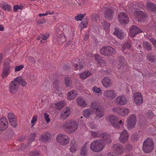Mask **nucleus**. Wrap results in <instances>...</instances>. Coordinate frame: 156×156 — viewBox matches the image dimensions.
<instances>
[{"mask_svg": "<svg viewBox=\"0 0 156 156\" xmlns=\"http://www.w3.org/2000/svg\"><path fill=\"white\" fill-rule=\"evenodd\" d=\"M9 122L10 125L12 127L16 128L17 126V124L16 123V118L14 120H12L9 121Z\"/></svg>", "mask_w": 156, "mask_h": 156, "instance_id": "de8ad7c7", "label": "nucleus"}, {"mask_svg": "<svg viewBox=\"0 0 156 156\" xmlns=\"http://www.w3.org/2000/svg\"><path fill=\"white\" fill-rule=\"evenodd\" d=\"M129 137V134L127 131L124 129L120 134L119 140L122 143H124L127 142Z\"/></svg>", "mask_w": 156, "mask_h": 156, "instance_id": "1a4fd4ad", "label": "nucleus"}, {"mask_svg": "<svg viewBox=\"0 0 156 156\" xmlns=\"http://www.w3.org/2000/svg\"><path fill=\"white\" fill-rule=\"evenodd\" d=\"M124 46L123 48H130L131 47L130 44L128 42L126 43Z\"/></svg>", "mask_w": 156, "mask_h": 156, "instance_id": "0e129e2a", "label": "nucleus"}, {"mask_svg": "<svg viewBox=\"0 0 156 156\" xmlns=\"http://www.w3.org/2000/svg\"><path fill=\"white\" fill-rule=\"evenodd\" d=\"M130 37H133L137 34L140 33H142L143 31L139 28L135 26H133L130 29Z\"/></svg>", "mask_w": 156, "mask_h": 156, "instance_id": "dca6fc26", "label": "nucleus"}, {"mask_svg": "<svg viewBox=\"0 0 156 156\" xmlns=\"http://www.w3.org/2000/svg\"><path fill=\"white\" fill-rule=\"evenodd\" d=\"M77 95V93L75 90H72L69 92L67 94L68 99L72 100Z\"/></svg>", "mask_w": 156, "mask_h": 156, "instance_id": "393cba45", "label": "nucleus"}, {"mask_svg": "<svg viewBox=\"0 0 156 156\" xmlns=\"http://www.w3.org/2000/svg\"><path fill=\"white\" fill-rule=\"evenodd\" d=\"M36 136V133H34L31 134L30 136L29 140H30V142L34 141Z\"/></svg>", "mask_w": 156, "mask_h": 156, "instance_id": "603ef678", "label": "nucleus"}, {"mask_svg": "<svg viewBox=\"0 0 156 156\" xmlns=\"http://www.w3.org/2000/svg\"><path fill=\"white\" fill-rule=\"evenodd\" d=\"M154 147V144L152 140L147 138L143 143L142 149L144 153H148L152 151Z\"/></svg>", "mask_w": 156, "mask_h": 156, "instance_id": "7ed1b4c3", "label": "nucleus"}, {"mask_svg": "<svg viewBox=\"0 0 156 156\" xmlns=\"http://www.w3.org/2000/svg\"><path fill=\"white\" fill-rule=\"evenodd\" d=\"M88 18L87 17H85L83 19V21L81 22V25H83V27H86L88 24Z\"/></svg>", "mask_w": 156, "mask_h": 156, "instance_id": "e433bc0d", "label": "nucleus"}, {"mask_svg": "<svg viewBox=\"0 0 156 156\" xmlns=\"http://www.w3.org/2000/svg\"><path fill=\"white\" fill-rule=\"evenodd\" d=\"M104 95L107 98L112 99L116 97L114 90H106L104 92Z\"/></svg>", "mask_w": 156, "mask_h": 156, "instance_id": "6ab92c4d", "label": "nucleus"}, {"mask_svg": "<svg viewBox=\"0 0 156 156\" xmlns=\"http://www.w3.org/2000/svg\"><path fill=\"white\" fill-rule=\"evenodd\" d=\"M146 115L148 118L149 119H151L154 116V114L152 112V111L151 110L148 111Z\"/></svg>", "mask_w": 156, "mask_h": 156, "instance_id": "a18cd8bd", "label": "nucleus"}, {"mask_svg": "<svg viewBox=\"0 0 156 156\" xmlns=\"http://www.w3.org/2000/svg\"><path fill=\"white\" fill-rule=\"evenodd\" d=\"M2 8L3 10L7 11H9L11 9V6L7 3H5Z\"/></svg>", "mask_w": 156, "mask_h": 156, "instance_id": "09e8293b", "label": "nucleus"}, {"mask_svg": "<svg viewBox=\"0 0 156 156\" xmlns=\"http://www.w3.org/2000/svg\"><path fill=\"white\" fill-rule=\"evenodd\" d=\"M102 139L94 140L90 144V149L95 152H99L104 148L106 144L110 143L112 141L109 135L107 133L101 134Z\"/></svg>", "mask_w": 156, "mask_h": 156, "instance_id": "f257e3e1", "label": "nucleus"}, {"mask_svg": "<svg viewBox=\"0 0 156 156\" xmlns=\"http://www.w3.org/2000/svg\"><path fill=\"white\" fill-rule=\"evenodd\" d=\"M115 31L114 32V34L119 39H121L123 37L122 36V32L120 29H116L115 28Z\"/></svg>", "mask_w": 156, "mask_h": 156, "instance_id": "cd10ccee", "label": "nucleus"}, {"mask_svg": "<svg viewBox=\"0 0 156 156\" xmlns=\"http://www.w3.org/2000/svg\"><path fill=\"white\" fill-rule=\"evenodd\" d=\"M10 62V60L8 59L5 61L4 64L3 71L2 74L3 77L7 76L9 73L10 68L9 65Z\"/></svg>", "mask_w": 156, "mask_h": 156, "instance_id": "6e6552de", "label": "nucleus"}, {"mask_svg": "<svg viewBox=\"0 0 156 156\" xmlns=\"http://www.w3.org/2000/svg\"><path fill=\"white\" fill-rule=\"evenodd\" d=\"M91 75V72L90 71H85L81 73L80 76L82 79H84Z\"/></svg>", "mask_w": 156, "mask_h": 156, "instance_id": "c756f323", "label": "nucleus"}, {"mask_svg": "<svg viewBox=\"0 0 156 156\" xmlns=\"http://www.w3.org/2000/svg\"><path fill=\"white\" fill-rule=\"evenodd\" d=\"M129 112V110L127 108H124L121 112L120 115L124 117L128 115Z\"/></svg>", "mask_w": 156, "mask_h": 156, "instance_id": "f704fd0d", "label": "nucleus"}, {"mask_svg": "<svg viewBox=\"0 0 156 156\" xmlns=\"http://www.w3.org/2000/svg\"><path fill=\"white\" fill-rule=\"evenodd\" d=\"M143 46L144 48L148 51H151L152 50V47L150 43L144 42H143Z\"/></svg>", "mask_w": 156, "mask_h": 156, "instance_id": "c85d7f7f", "label": "nucleus"}, {"mask_svg": "<svg viewBox=\"0 0 156 156\" xmlns=\"http://www.w3.org/2000/svg\"><path fill=\"white\" fill-rule=\"evenodd\" d=\"M8 118L9 121L14 120L16 118L14 115L12 113H9L8 114Z\"/></svg>", "mask_w": 156, "mask_h": 156, "instance_id": "49530a36", "label": "nucleus"}, {"mask_svg": "<svg viewBox=\"0 0 156 156\" xmlns=\"http://www.w3.org/2000/svg\"><path fill=\"white\" fill-rule=\"evenodd\" d=\"M29 156H42L41 154L38 151H33L30 152L28 154Z\"/></svg>", "mask_w": 156, "mask_h": 156, "instance_id": "4c0bfd02", "label": "nucleus"}, {"mask_svg": "<svg viewBox=\"0 0 156 156\" xmlns=\"http://www.w3.org/2000/svg\"><path fill=\"white\" fill-rule=\"evenodd\" d=\"M93 113L92 111L90 109H86L83 110V116L86 117H88L90 115Z\"/></svg>", "mask_w": 156, "mask_h": 156, "instance_id": "7c9ffc66", "label": "nucleus"}, {"mask_svg": "<svg viewBox=\"0 0 156 156\" xmlns=\"http://www.w3.org/2000/svg\"><path fill=\"white\" fill-rule=\"evenodd\" d=\"M128 10L129 12H131L134 9V5L133 4H129L127 6Z\"/></svg>", "mask_w": 156, "mask_h": 156, "instance_id": "13d9d810", "label": "nucleus"}, {"mask_svg": "<svg viewBox=\"0 0 156 156\" xmlns=\"http://www.w3.org/2000/svg\"><path fill=\"white\" fill-rule=\"evenodd\" d=\"M64 106V103L62 102H60L56 104V108L58 110H61Z\"/></svg>", "mask_w": 156, "mask_h": 156, "instance_id": "79ce46f5", "label": "nucleus"}, {"mask_svg": "<svg viewBox=\"0 0 156 156\" xmlns=\"http://www.w3.org/2000/svg\"><path fill=\"white\" fill-rule=\"evenodd\" d=\"M78 126V124L72 120H67L64 123L63 128L68 133H72L76 132Z\"/></svg>", "mask_w": 156, "mask_h": 156, "instance_id": "f03ea898", "label": "nucleus"}, {"mask_svg": "<svg viewBox=\"0 0 156 156\" xmlns=\"http://www.w3.org/2000/svg\"><path fill=\"white\" fill-rule=\"evenodd\" d=\"M150 40L151 42L153 44L154 46L156 47V40L154 38H152L150 39Z\"/></svg>", "mask_w": 156, "mask_h": 156, "instance_id": "69168bd1", "label": "nucleus"}, {"mask_svg": "<svg viewBox=\"0 0 156 156\" xmlns=\"http://www.w3.org/2000/svg\"><path fill=\"white\" fill-rule=\"evenodd\" d=\"M109 120L113 127L117 129L120 128V126L118 125L119 118L118 117L112 115L109 117Z\"/></svg>", "mask_w": 156, "mask_h": 156, "instance_id": "9b49d317", "label": "nucleus"}, {"mask_svg": "<svg viewBox=\"0 0 156 156\" xmlns=\"http://www.w3.org/2000/svg\"><path fill=\"white\" fill-rule=\"evenodd\" d=\"M121 108L119 106H116L113 108V111L115 113L118 114L120 115L122 111Z\"/></svg>", "mask_w": 156, "mask_h": 156, "instance_id": "72a5a7b5", "label": "nucleus"}, {"mask_svg": "<svg viewBox=\"0 0 156 156\" xmlns=\"http://www.w3.org/2000/svg\"><path fill=\"white\" fill-rule=\"evenodd\" d=\"M98 63L101 66H105L106 64V62L105 60L101 59L98 62Z\"/></svg>", "mask_w": 156, "mask_h": 156, "instance_id": "052dcab7", "label": "nucleus"}, {"mask_svg": "<svg viewBox=\"0 0 156 156\" xmlns=\"http://www.w3.org/2000/svg\"><path fill=\"white\" fill-rule=\"evenodd\" d=\"M91 133H92V136L93 137H99V136H101V135H100V134L99 133V132H94L93 131H91Z\"/></svg>", "mask_w": 156, "mask_h": 156, "instance_id": "3c124183", "label": "nucleus"}, {"mask_svg": "<svg viewBox=\"0 0 156 156\" xmlns=\"http://www.w3.org/2000/svg\"><path fill=\"white\" fill-rule=\"evenodd\" d=\"M24 67L23 65H20L18 66H16L15 67V71L17 72L20 71L21 69H22Z\"/></svg>", "mask_w": 156, "mask_h": 156, "instance_id": "864d4df0", "label": "nucleus"}, {"mask_svg": "<svg viewBox=\"0 0 156 156\" xmlns=\"http://www.w3.org/2000/svg\"><path fill=\"white\" fill-rule=\"evenodd\" d=\"M57 141L62 145H65L69 142V138L66 135L62 133L58 134L56 138Z\"/></svg>", "mask_w": 156, "mask_h": 156, "instance_id": "20e7f679", "label": "nucleus"}, {"mask_svg": "<svg viewBox=\"0 0 156 156\" xmlns=\"http://www.w3.org/2000/svg\"><path fill=\"white\" fill-rule=\"evenodd\" d=\"M73 66L75 68H76V69L80 70L83 69V66L80 62H78L77 63L74 64Z\"/></svg>", "mask_w": 156, "mask_h": 156, "instance_id": "58836bf2", "label": "nucleus"}, {"mask_svg": "<svg viewBox=\"0 0 156 156\" xmlns=\"http://www.w3.org/2000/svg\"><path fill=\"white\" fill-rule=\"evenodd\" d=\"M133 97L135 103L137 105H141L143 102L141 94L138 92L134 93Z\"/></svg>", "mask_w": 156, "mask_h": 156, "instance_id": "9d476101", "label": "nucleus"}, {"mask_svg": "<svg viewBox=\"0 0 156 156\" xmlns=\"http://www.w3.org/2000/svg\"><path fill=\"white\" fill-rule=\"evenodd\" d=\"M39 140L42 142H46L48 141V136L44 133L41 135L39 139Z\"/></svg>", "mask_w": 156, "mask_h": 156, "instance_id": "473e14b6", "label": "nucleus"}, {"mask_svg": "<svg viewBox=\"0 0 156 156\" xmlns=\"http://www.w3.org/2000/svg\"><path fill=\"white\" fill-rule=\"evenodd\" d=\"M65 81L66 87H70L71 86V82L69 78H66L65 79Z\"/></svg>", "mask_w": 156, "mask_h": 156, "instance_id": "37998d69", "label": "nucleus"}, {"mask_svg": "<svg viewBox=\"0 0 156 156\" xmlns=\"http://www.w3.org/2000/svg\"><path fill=\"white\" fill-rule=\"evenodd\" d=\"M136 118L135 115H130L126 121L128 129H131L135 127L136 124Z\"/></svg>", "mask_w": 156, "mask_h": 156, "instance_id": "39448f33", "label": "nucleus"}, {"mask_svg": "<svg viewBox=\"0 0 156 156\" xmlns=\"http://www.w3.org/2000/svg\"><path fill=\"white\" fill-rule=\"evenodd\" d=\"M44 119L47 122H49L50 119L49 118V115L46 113H45L44 114Z\"/></svg>", "mask_w": 156, "mask_h": 156, "instance_id": "bf43d9fd", "label": "nucleus"}, {"mask_svg": "<svg viewBox=\"0 0 156 156\" xmlns=\"http://www.w3.org/2000/svg\"><path fill=\"white\" fill-rule=\"evenodd\" d=\"M15 79L16 81L18 82L17 83L18 86L19 84H21L23 87L25 86L26 85L27 83L26 82L22 77L20 76L17 77Z\"/></svg>", "mask_w": 156, "mask_h": 156, "instance_id": "a878e982", "label": "nucleus"}, {"mask_svg": "<svg viewBox=\"0 0 156 156\" xmlns=\"http://www.w3.org/2000/svg\"><path fill=\"white\" fill-rule=\"evenodd\" d=\"M147 58L149 61L152 63H154L155 62L156 58L154 55L151 53L147 55Z\"/></svg>", "mask_w": 156, "mask_h": 156, "instance_id": "2f4dec72", "label": "nucleus"}, {"mask_svg": "<svg viewBox=\"0 0 156 156\" xmlns=\"http://www.w3.org/2000/svg\"><path fill=\"white\" fill-rule=\"evenodd\" d=\"M136 15L137 20L139 22L142 23L144 22L147 18V14L142 11H136Z\"/></svg>", "mask_w": 156, "mask_h": 156, "instance_id": "2eb2a0df", "label": "nucleus"}, {"mask_svg": "<svg viewBox=\"0 0 156 156\" xmlns=\"http://www.w3.org/2000/svg\"><path fill=\"white\" fill-rule=\"evenodd\" d=\"M59 33L58 32L57 33V36L61 40L60 41L61 42H63L64 41H65V38L63 34H62V31H60Z\"/></svg>", "mask_w": 156, "mask_h": 156, "instance_id": "c9c22d12", "label": "nucleus"}, {"mask_svg": "<svg viewBox=\"0 0 156 156\" xmlns=\"http://www.w3.org/2000/svg\"><path fill=\"white\" fill-rule=\"evenodd\" d=\"M147 9L150 11L155 13L156 12V5L152 2H147L146 4Z\"/></svg>", "mask_w": 156, "mask_h": 156, "instance_id": "4be33fe9", "label": "nucleus"}, {"mask_svg": "<svg viewBox=\"0 0 156 156\" xmlns=\"http://www.w3.org/2000/svg\"><path fill=\"white\" fill-rule=\"evenodd\" d=\"M112 147L117 153L122 154L123 152V146L119 144H116L113 145Z\"/></svg>", "mask_w": 156, "mask_h": 156, "instance_id": "412c9836", "label": "nucleus"}, {"mask_svg": "<svg viewBox=\"0 0 156 156\" xmlns=\"http://www.w3.org/2000/svg\"><path fill=\"white\" fill-rule=\"evenodd\" d=\"M37 120V116L36 115H34L31 121V123L33 124L34 122H36Z\"/></svg>", "mask_w": 156, "mask_h": 156, "instance_id": "774afa93", "label": "nucleus"}, {"mask_svg": "<svg viewBox=\"0 0 156 156\" xmlns=\"http://www.w3.org/2000/svg\"><path fill=\"white\" fill-rule=\"evenodd\" d=\"M119 17V21L122 24L126 23L129 21L127 14L125 12L120 13Z\"/></svg>", "mask_w": 156, "mask_h": 156, "instance_id": "f8f14e48", "label": "nucleus"}, {"mask_svg": "<svg viewBox=\"0 0 156 156\" xmlns=\"http://www.w3.org/2000/svg\"><path fill=\"white\" fill-rule=\"evenodd\" d=\"M70 109L69 108L66 107L61 113V118L64 120L66 119L70 114Z\"/></svg>", "mask_w": 156, "mask_h": 156, "instance_id": "aec40b11", "label": "nucleus"}, {"mask_svg": "<svg viewBox=\"0 0 156 156\" xmlns=\"http://www.w3.org/2000/svg\"><path fill=\"white\" fill-rule=\"evenodd\" d=\"M100 52L103 55L108 56L111 54H114L115 50L111 47L106 46L101 48L100 49Z\"/></svg>", "mask_w": 156, "mask_h": 156, "instance_id": "423d86ee", "label": "nucleus"}, {"mask_svg": "<svg viewBox=\"0 0 156 156\" xmlns=\"http://www.w3.org/2000/svg\"><path fill=\"white\" fill-rule=\"evenodd\" d=\"M93 90H94V91L95 92L98 93H99L101 90L99 88L97 87H94Z\"/></svg>", "mask_w": 156, "mask_h": 156, "instance_id": "338daca9", "label": "nucleus"}, {"mask_svg": "<svg viewBox=\"0 0 156 156\" xmlns=\"http://www.w3.org/2000/svg\"><path fill=\"white\" fill-rule=\"evenodd\" d=\"M86 14V13H85L84 14H78L76 16H75V20L77 21H81Z\"/></svg>", "mask_w": 156, "mask_h": 156, "instance_id": "ea45409f", "label": "nucleus"}, {"mask_svg": "<svg viewBox=\"0 0 156 156\" xmlns=\"http://www.w3.org/2000/svg\"><path fill=\"white\" fill-rule=\"evenodd\" d=\"M88 148L86 143L83 145L81 149L80 154L81 156H87Z\"/></svg>", "mask_w": 156, "mask_h": 156, "instance_id": "bb28decb", "label": "nucleus"}, {"mask_svg": "<svg viewBox=\"0 0 156 156\" xmlns=\"http://www.w3.org/2000/svg\"><path fill=\"white\" fill-rule=\"evenodd\" d=\"M140 137V135L138 134H136L132 136L134 140L136 141L138 140Z\"/></svg>", "mask_w": 156, "mask_h": 156, "instance_id": "4d7b16f0", "label": "nucleus"}, {"mask_svg": "<svg viewBox=\"0 0 156 156\" xmlns=\"http://www.w3.org/2000/svg\"><path fill=\"white\" fill-rule=\"evenodd\" d=\"M59 83V81L57 80L54 81L53 83V84L54 85V88L56 90H58V86Z\"/></svg>", "mask_w": 156, "mask_h": 156, "instance_id": "6e6d98bb", "label": "nucleus"}, {"mask_svg": "<svg viewBox=\"0 0 156 156\" xmlns=\"http://www.w3.org/2000/svg\"><path fill=\"white\" fill-rule=\"evenodd\" d=\"M90 18L92 21L96 22L97 21V19L98 18V16L97 14L94 13L92 14Z\"/></svg>", "mask_w": 156, "mask_h": 156, "instance_id": "c03bdc74", "label": "nucleus"}, {"mask_svg": "<svg viewBox=\"0 0 156 156\" xmlns=\"http://www.w3.org/2000/svg\"><path fill=\"white\" fill-rule=\"evenodd\" d=\"M76 101L78 105L82 107H84L87 105L86 101L81 97L77 98L76 99Z\"/></svg>", "mask_w": 156, "mask_h": 156, "instance_id": "5701e85b", "label": "nucleus"}, {"mask_svg": "<svg viewBox=\"0 0 156 156\" xmlns=\"http://www.w3.org/2000/svg\"><path fill=\"white\" fill-rule=\"evenodd\" d=\"M75 143L71 142L70 143V151L71 152L73 153L76 150L75 146L74 144Z\"/></svg>", "mask_w": 156, "mask_h": 156, "instance_id": "8fccbe9b", "label": "nucleus"}, {"mask_svg": "<svg viewBox=\"0 0 156 156\" xmlns=\"http://www.w3.org/2000/svg\"><path fill=\"white\" fill-rule=\"evenodd\" d=\"M15 79L13 81L9 83V90L10 93L12 94H15L17 92L18 90L19 86L17 83L18 82L16 81Z\"/></svg>", "mask_w": 156, "mask_h": 156, "instance_id": "0eeeda50", "label": "nucleus"}, {"mask_svg": "<svg viewBox=\"0 0 156 156\" xmlns=\"http://www.w3.org/2000/svg\"><path fill=\"white\" fill-rule=\"evenodd\" d=\"M7 136L9 138H12L14 135V132L12 129H10L7 132Z\"/></svg>", "mask_w": 156, "mask_h": 156, "instance_id": "a19ab883", "label": "nucleus"}, {"mask_svg": "<svg viewBox=\"0 0 156 156\" xmlns=\"http://www.w3.org/2000/svg\"><path fill=\"white\" fill-rule=\"evenodd\" d=\"M119 65L120 66L122 65L124 62V58L122 56H119L118 58Z\"/></svg>", "mask_w": 156, "mask_h": 156, "instance_id": "5fc2aeb1", "label": "nucleus"}, {"mask_svg": "<svg viewBox=\"0 0 156 156\" xmlns=\"http://www.w3.org/2000/svg\"><path fill=\"white\" fill-rule=\"evenodd\" d=\"M96 116L98 118H101L104 115V110L101 106H97L94 108Z\"/></svg>", "mask_w": 156, "mask_h": 156, "instance_id": "4468645a", "label": "nucleus"}, {"mask_svg": "<svg viewBox=\"0 0 156 156\" xmlns=\"http://www.w3.org/2000/svg\"><path fill=\"white\" fill-rule=\"evenodd\" d=\"M7 120L5 117H2L0 119V131H4L8 126Z\"/></svg>", "mask_w": 156, "mask_h": 156, "instance_id": "ddd939ff", "label": "nucleus"}, {"mask_svg": "<svg viewBox=\"0 0 156 156\" xmlns=\"http://www.w3.org/2000/svg\"><path fill=\"white\" fill-rule=\"evenodd\" d=\"M37 24L40 25L45 23V21L44 19H41L40 20H38L37 22Z\"/></svg>", "mask_w": 156, "mask_h": 156, "instance_id": "e2e57ef3", "label": "nucleus"}, {"mask_svg": "<svg viewBox=\"0 0 156 156\" xmlns=\"http://www.w3.org/2000/svg\"><path fill=\"white\" fill-rule=\"evenodd\" d=\"M101 82L103 86L106 88H108L112 84L111 80L106 77L103 78Z\"/></svg>", "mask_w": 156, "mask_h": 156, "instance_id": "b1692460", "label": "nucleus"}, {"mask_svg": "<svg viewBox=\"0 0 156 156\" xmlns=\"http://www.w3.org/2000/svg\"><path fill=\"white\" fill-rule=\"evenodd\" d=\"M49 34L48 33L45 34H41L42 39L44 40H46L49 36Z\"/></svg>", "mask_w": 156, "mask_h": 156, "instance_id": "680f3d73", "label": "nucleus"}, {"mask_svg": "<svg viewBox=\"0 0 156 156\" xmlns=\"http://www.w3.org/2000/svg\"><path fill=\"white\" fill-rule=\"evenodd\" d=\"M113 11L112 8H107L106 9L105 13V18L109 20H110L113 18Z\"/></svg>", "mask_w": 156, "mask_h": 156, "instance_id": "a211bd4d", "label": "nucleus"}, {"mask_svg": "<svg viewBox=\"0 0 156 156\" xmlns=\"http://www.w3.org/2000/svg\"><path fill=\"white\" fill-rule=\"evenodd\" d=\"M115 102L118 105H123L127 103V100L124 96H120L117 97L115 100Z\"/></svg>", "mask_w": 156, "mask_h": 156, "instance_id": "f3484780", "label": "nucleus"}]
</instances>
